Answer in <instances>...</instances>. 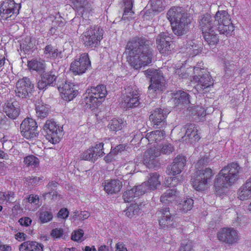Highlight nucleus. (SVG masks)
I'll return each instance as SVG.
<instances>
[{"label": "nucleus", "instance_id": "obj_1", "mask_svg": "<svg viewBox=\"0 0 251 251\" xmlns=\"http://www.w3.org/2000/svg\"><path fill=\"white\" fill-rule=\"evenodd\" d=\"M150 45V41L143 36H136L128 41L125 53L131 68L140 70L151 63L153 54Z\"/></svg>", "mask_w": 251, "mask_h": 251}, {"label": "nucleus", "instance_id": "obj_2", "mask_svg": "<svg viewBox=\"0 0 251 251\" xmlns=\"http://www.w3.org/2000/svg\"><path fill=\"white\" fill-rule=\"evenodd\" d=\"M241 167L237 162H231L224 167L219 172L214 181L217 193L228 189L235 184L240 177Z\"/></svg>", "mask_w": 251, "mask_h": 251}, {"label": "nucleus", "instance_id": "obj_3", "mask_svg": "<svg viewBox=\"0 0 251 251\" xmlns=\"http://www.w3.org/2000/svg\"><path fill=\"white\" fill-rule=\"evenodd\" d=\"M209 158L206 156L201 157L196 163V171L192 176L191 183L193 187L196 191H203L207 189L209 182L214 176L213 171L210 168L201 169L207 165Z\"/></svg>", "mask_w": 251, "mask_h": 251}, {"label": "nucleus", "instance_id": "obj_4", "mask_svg": "<svg viewBox=\"0 0 251 251\" xmlns=\"http://www.w3.org/2000/svg\"><path fill=\"white\" fill-rule=\"evenodd\" d=\"M167 15L173 31L176 35L180 36L186 32L191 22L184 8L173 6L168 10Z\"/></svg>", "mask_w": 251, "mask_h": 251}, {"label": "nucleus", "instance_id": "obj_5", "mask_svg": "<svg viewBox=\"0 0 251 251\" xmlns=\"http://www.w3.org/2000/svg\"><path fill=\"white\" fill-rule=\"evenodd\" d=\"M195 74L191 82L196 84L195 89L199 93H206L214 85V80L210 73L203 67V63H198L193 69Z\"/></svg>", "mask_w": 251, "mask_h": 251}, {"label": "nucleus", "instance_id": "obj_6", "mask_svg": "<svg viewBox=\"0 0 251 251\" xmlns=\"http://www.w3.org/2000/svg\"><path fill=\"white\" fill-rule=\"evenodd\" d=\"M86 96L84 101L87 108H95L105 100L107 95L106 87L100 84L96 86L89 87L86 90Z\"/></svg>", "mask_w": 251, "mask_h": 251}, {"label": "nucleus", "instance_id": "obj_7", "mask_svg": "<svg viewBox=\"0 0 251 251\" xmlns=\"http://www.w3.org/2000/svg\"><path fill=\"white\" fill-rule=\"evenodd\" d=\"M174 151V147L170 143L162 145L161 149L157 147L150 148L144 152L143 163L149 169H153L159 164L157 158L161 154L169 155Z\"/></svg>", "mask_w": 251, "mask_h": 251}, {"label": "nucleus", "instance_id": "obj_8", "mask_svg": "<svg viewBox=\"0 0 251 251\" xmlns=\"http://www.w3.org/2000/svg\"><path fill=\"white\" fill-rule=\"evenodd\" d=\"M144 74L151 79V84L148 87L149 92L161 93L166 89V81L163 73L159 69H148Z\"/></svg>", "mask_w": 251, "mask_h": 251}, {"label": "nucleus", "instance_id": "obj_9", "mask_svg": "<svg viewBox=\"0 0 251 251\" xmlns=\"http://www.w3.org/2000/svg\"><path fill=\"white\" fill-rule=\"evenodd\" d=\"M103 30L99 27H90L81 35V41L86 48L98 47L103 39Z\"/></svg>", "mask_w": 251, "mask_h": 251}, {"label": "nucleus", "instance_id": "obj_10", "mask_svg": "<svg viewBox=\"0 0 251 251\" xmlns=\"http://www.w3.org/2000/svg\"><path fill=\"white\" fill-rule=\"evenodd\" d=\"M215 23L220 34L229 35L234 29L230 15L226 10H218L214 16Z\"/></svg>", "mask_w": 251, "mask_h": 251}, {"label": "nucleus", "instance_id": "obj_11", "mask_svg": "<svg viewBox=\"0 0 251 251\" xmlns=\"http://www.w3.org/2000/svg\"><path fill=\"white\" fill-rule=\"evenodd\" d=\"M45 136L50 143H59L62 136L63 128L52 120H48L43 127Z\"/></svg>", "mask_w": 251, "mask_h": 251}, {"label": "nucleus", "instance_id": "obj_12", "mask_svg": "<svg viewBox=\"0 0 251 251\" xmlns=\"http://www.w3.org/2000/svg\"><path fill=\"white\" fill-rule=\"evenodd\" d=\"M21 4L14 0H6L0 5V17L1 20L9 21L14 19L19 13Z\"/></svg>", "mask_w": 251, "mask_h": 251}, {"label": "nucleus", "instance_id": "obj_13", "mask_svg": "<svg viewBox=\"0 0 251 251\" xmlns=\"http://www.w3.org/2000/svg\"><path fill=\"white\" fill-rule=\"evenodd\" d=\"M91 68V62L87 53H83L71 63L70 70L75 75H81Z\"/></svg>", "mask_w": 251, "mask_h": 251}, {"label": "nucleus", "instance_id": "obj_14", "mask_svg": "<svg viewBox=\"0 0 251 251\" xmlns=\"http://www.w3.org/2000/svg\"><path fill=\"white\" fill-rule=\"evenodd\" d=\"M156 48L162 55H169L173 49V38L166 32L160 33L156 38Z\"/></svg>", "mask_w": 251, "mask_h": 251}, {"label": "nucleus", "instance_id": "obj_15", "mask_svg": "<svg viewBox=\"0 0 251 251\" xmlns=\"http://www.w3.org/2000/svg\"><path fill=\"white\" fill-rule=\"evenodd\" d=\"M37 128V122L31 118H25L20 125L21 134L27 139H32L38 136L39 131Z\"/></svg>", "mask_w": 251, "mask_h": 251}, {"label": "nucleus", "instance_id": "obj_16", "mask_svg": "<svg viewBox=\"0 0 251 251\" xmlns=\"http://www.w3.org/2000/svg\"><path fill=\"white\" fill-rule=\"evenodd\" d=\"M73 9L83 19H89L94 13L91 4L87 0H70Z\"/></svg>", "mask_w": 251, "mask_h": 251}, {"label": "nucleus", "instance_id": "obj_17", "mask_svg": "<svg viewBox=\"0 0 251 251\" xmlns=\"http://www.w3.org/2000/svg\"><path fill=\"white\" fill-rule=\"evenodd\" d=\"M140 97L138 90L130 88L123 95L122 104L126 109L136 107L140 103Z\"/></svg>", "mask_w": 251, "mask_h": 251}, {"label": "nucleus", "instance_id": "obj_18", "mask_svg": "<svg viewBox=\"0 0 251 251\" xmlns=\"http://www.w3.org/2000/svg\"><path fill=\"white\" fill-rule=\"evenodd\" d=\"M217 237L220 241L232 245L237 243L239 240L238 232L231 227H224L217 232Z\"/></svg>", "mask_w": 251, "mask_h": 251}, {"label": "nucleus", "instance_id": "obj_19", "mask_svg": "<svg viewBox=\"0 0 251 251\" xmlns=\"http://www.w3.org/2000/svg\"><path fill=\"white\" fill-rule=\"evenodd\" d=\"M159 177L160 175L157 173L149 174L147 180L139 185V190L144 194L156 190L161 184Z\"/></svg>", "mask_w": 251, "mask_h": 251}, {"label": "nucleus", "instance_id": "obj_20", "mask_svg": "<svg viewBox=\"0 0 251 251\" xmlns=\"http://www.w3.org/2000/svg\"><path fill=\"white\" fill-rule=\"evenodd\" d=\"M33 88L34 85L30 79L27 77H24L16 83L15 91L17 96L22 98H26L32 92Z\"/></svg>", "mask_w": 251, "mask_h": 251}, {"label": "nucleus", "instance_id": "obj_21", "mask_svg": "<svg viewBox=\"0 0 251 251\" xmlns=\"http://www.w3.org/2000/svg\"><path fill=\"white\" fill-rule=\"evenodd\" d=\"M62 99L66 101H71L78 94V86L73 83L66 82L59 89Z\"/></svg>", "mask_w": 251, "mask_h": 251}, {"label": "nucleus", "instance_id": "obj_22", "mask_svg": "<svg viewBox=\"0 0 251 251\" xmlns=\"http://www.w3.org/2000/svg\"><path fill=\"white\" fill-rule=\"evenodd\" d=\"M159 212L161 216L159 220V224L161 228H172L177 226L175 217L171 215L169 208H162Z\"/></svg>", "mask_w": 251, "mask_h": 251}, {"label": "nucleus", "instance_id": "obj_23", "mask_svg": "<svg viewBox=\"0 0 251 251\" xmlns=\"http://www.w3.org/2000/svg\"><path fill=\"white\" fill-rule=\"evenodd\" d=\"M186 162L184 156L178 155L175 158L173 162L168 167L167 173L170 176H176L179 174L183 169Z\"/></svg>", "mask_w": 251, "mask_h": 251}, {"label": "nucleus", "instance_id": "obj_24", "mask_svg": "<svg viewBox=\"0 0 251 251\" xmlns=\"http://www.w3.org/2000/svg\"><path fill=\"white\" fill-rule=\"evenodd\" d=\"M167 114L164 110L159 108L155 109L150 116V120L152 122L153 126L156 128L163 127L167 125L166 118Z\"/></svg>", "mask_w": 251, "mask_h": 251}, {"label": "nucleus", "instance_id": "obj_25", "mask_svg": "<svg viewBox=\"0 0 251 251\" xmlns=\"http://www.w3.org/2000/svg\"><path fill=\"white\" fill-rule=\"evenodd\" d=\"M183 128L185 131V137L188 139L191 143H194L199 141L201 137L195 124L188 123L184 125Z\"/></svg>", "mask_w": 251, "mask_h": 251}, {"label": "nucleus", "instance_id": "obj_26", "mask_svg": "<svg viewBox=\"0 0 251 251\" xmlns=\"http://www.w3.org/2000/svg\"><path fill=\"white\" fill-rule=\"evenodd\" d=\"M57 76L53 72L50 71L44 74L37 84V87L40 90L46 89L48 86H50L55 81Z\"/></svg>", "mask_w": 251, "mask_h": 251}, {"label": "nucleus", "instance_id": "obj_27", "mask_svg": "<svg viewBox=\"0 0 251 251\" xmlns=\"http://www.w3.org/2000/svg\"><path fill=\"white\" fill-rule=\"evenodd\" d=\"M172 99L176 106L187 105L190 103V95L181 90H178L174 93Z\"/></svg>", "mask_w": 251, "mask_h": 251}, {"label": "nucleus", "instance_id": "obj_28", "mask_svg": "<svg viewBox=\"0 0 251 251\" xmlns=\"http://www.w3.org/2000/svg\"><path fill=\"white\" fill-rule=\"evenodd\" d=\"M3 112L9 118L16 119L20 114V108L17 101L5 103L3 106Z\"/></svg>", "mask_w": 251, "mask_h": 251}, {"label": "nucleus", "instance_id": "obj_29", "mask_svg": "<svg viewBox=\"0 0 251 251\" xmlns=\"http://www.w3.org/2000/svg\"><path fill=\"white\" fill-rule=\"evenodd\" d=\"M189 114L196 122L203 121L206 115V109L202 106L190 107L187 109Z\"/></svg>", "mask_w": 251, "mask_h": 251}, {"label": "nucleus", "instance_id": "obj_30", "mask_svg": "<svg viewBox=\"0 0 251 251\" xmlns=\"http://www.w3.org/2000/svg\"><path fill=\"white\" fill-rule=\"evenodd\" d=\"M237 198L241 201L247 200L251 198V177L239 188Z\"/></svg>", "mask_w": 251, "mask_h": 251}, {"label": "nucleus", "instance_id": "obj_31", "mask_svg": "<svg viewBox=\"0 0 251 251\" xmlns=\"http://www.w3.org/2000/svg\"><path fill=\"white\" fill-rule=\"evenodd\" d=\"M43 50L44 54L48 59L55 60L62 57V51L51 44L46 45Z\"/></svg>", "mask_w": 251, "mask_h": 251}, {"label": "nucleus", "instance_id": "obj_32", "mask_svg": "<svg viewBox=\"0 0 251 251\" xmlns=\"http://www.w3.org/2000/svg\"><path fill=\"white\" fill-rule=\"evenodd\" d=\"M199 24L202 33L213 30L214 24L210 14L206 13L203 14L200 19Z\"/></svg>", "mask_w": 251, "mask_h": 251}, {"label": "nucleus", "instance_id": "obj_33", "mask_svg": "<svg viewBox=\"0 0 251 251\" xmlns=\"http://www.w3.org/2000/svg\"><path fill=\"white\" fill-rule=\"evenodd\" d=\"M164 0H150L151 9L146 10L145 16H154L156 13L161 12L164 9L163 2Z\"/></svg>", "mask_w": 251, "mask_h": 251}, {"label": "nucleus", "instance_id": "obj_34", "mask_svg": "<svg viewBox=\"0 0 251 251\" xmlns=\"http://www.w3.org/2000/svg\"><path fill=\"white\" fill-rule=\"evenodd\" d=\"M141 190H139V185L134 187L130 190H128L125 192L123 197L126 202H129L133 200L136 201L143 195L144 193L141 192Z\"/></svg>", "mask_w": 251, "mask_h": 251}, {"label": "nucleus", "instance_id": "obj_35", "mask_svg": "<svg viewBox=\"0 0 251 251\" xmlns=\"http://www.w3.org/2000/svg\"><path fill=\"white\" fill-rule=\"evenodd\" d=\"M42 244L33 241H26L19 246L20 251H43Z\"/></svg>", "mask_w": 251, "mask_h": 251}, {"label": "nucleus", "instance_id": "obj_36", "mask_svg": "<svg viewBox=\"0 0 251 251\" xmlns=\"http://www.w3.org/2000/svg\"><path fill=\"white\" fill-rule=\"evenodd\" d=\"M166 137V132L164 130H156L148 133L146 138L150 144L157 143L163 140Z\"/></svg>", "mask_w": 251, "mask_h": 251}, {"label": "nucleus", "instance_id": "obj_37", "mask_svg": "<svg viewBox=\"0 0 251 251\" xmlns=\"http://www.w3.org/2000/svg\"><path fill=\"white\" fill-rule=\"evenodd\" d=\"M103 186L104 190L108 194H113L120 191L122 184L119 180L111 179L106 180Z\"/></svg>", "mask_w": 251, "mask_h": 251}, {"label": "nucleus", "instance_id": "obj_38", "mask_svg": "<svg viewBox=\"0 0 251 251\" xmlns=\"http://www.w3.org/2000/svg\"><path fill=\"white\" fill-rule=\"evenodd\" d=\"M189 69L186 67V63H179L174 68V75L179 78H186L189 75Z\"/></svg>", "mask_w": 251, "mask_h": 251}, {"label": "nucleus", "instance_id": "obj_39", "mask_svg": "<svg viewBox=\"0 0 251 251\" xmlns=\"http://www.w3.org/2000/svg\"><path fill=\"white\" fill-rule=\"evenodd\" d=\"M27 67L30 71L42 72L45 70V63L43 60L32 59L27 61Z\"/></svg>", "mask_w": 251, "mask_h": 251}, {"label": "nucleus", "instance_id": "obj_40", "mask_svg": "<svg viewBox=\"0 0 251 251\" xmlns=\"http://www.w3.org/2000/svg\"><path fill=\"white\" fill-rule=\"evenodd\" d=\"M177 191L174 189L167 190L160 197V201L164 204H169L176 199Z\"/></svg>", "mask_w": 251, "mask_h": 251}, {"label": "nucleus", "instance_id": "obj_41", "mask_svg": "<svg viewBox=\"0 0 251 251\" xmlns=\"http://www.w3.org/2000/svg\"><path fill=\"white\" fill-rule=\"evenodd\" d=\"M203 38L209 46L216 45L219 42V36L214 30L202 33Z\"/></svg>", "mask_w": 251, "mask_h": 251}, {"label": "nucleus", "instance_id": "obj_42", "mask_svg": "<svg viewBox=\"0 0 251 251\" xmlns=\"http://www.w3.org/2000/svg\"><path fill=\"white\" fill-rule=\"evenodd\" d=\"M125 125V121L123 120L114 118L110 121L108 127L111 131H118L122 130Z\"/></svg>", "mask_w": 251, "mask_h": 251}, {"label": "nucleus", "instance_id": "obj_43", "mask_svg": "<svg viewBox=\"0 0 251 251\" xmlns=\"http://www.w3.org/2000/svg\"><path fill=\"white\" fill-rule=\"evenodd\" d=\"M35 110L37 116L40 119L45 118L48 115L49 108L42 103L39 102L36 106Z\"/></svg>", "mask_w": 251, "mask_h": 251}, {"label": "nucleus", "instance_id": "obj_44", "mask_svg": "<svg viewBox=\"0 0 251 251\" xmlns=\"http://www.w3.org/2000/svg\"><path fill=\"white\" fill-rule=\"evenodd\" d=\"M194 200L190 198H186L182 203L178 204L179 210L184 213H186L191 210L193 207Z\"/></svg>", "mask_w": 251, "mask_h": 251}, {"label": "nucleus", "instance_id": "obj_45", "mask_svg": "<svg viewBox=\"0 0 251 251\" xmlns=\"http://www.w3.org/2000/svg\"><path fill=\"white\" fill-rule=\"evenodd\" d=\"M95 150L90 147L80 154V159L82 160L90 161L93 160L95 161L97 159L95 157Z\"/></svg>", "mask_w": 251, "mask_h": 251}, {"label": "nucleus", "instance_id": "obj_46", "mask_svg": "<svg viewBox=\"0 0 251 251\" xmlns=\"http://www.w3.org/2000/svg\"><path fill=\"white\" fill-rule=\"evenodd\" d=\"M24 163L28 167L37 168L39 165V160L37 157L30 155L24 158Z\"/></svg>", "mask_w": 251, "mask_h": 251}, {"label": "nucleus", "instance_id": "obj_47", "mask_svg": "<svg viewBox=\"0 0 251 251\" xmlns=\"http://www.w3.org/2000/svg\"><path fill=\"white\" fill-rule=\"evenodd\" d=\"M133 5L128 4L127 5H124V12L123 14L122 19L123 20L130 21L132 19V16L134 14L132 8Z\"/></svg>", "mask_w": 251, "mask_h": 251}, {"label": "nucleus", "instance_id": "obj_48", "mask_svg": "<svg viewBox=\"0 0 251 251\" xmlns=\"http://www.w3.org/2000/svg\"><path fill=\"white\" fill-rule=\"evenodd\" d=\"M52 218V213L50 211H41L39 213V219L42 224L50 221Z\"/></svg>", "mask_w": 251, "mask_h": 251}, {"label": "nucleus", "instance_id": "obj_49", "mask_svg": "<svg viewBox=\"0 0 251 251\" xmlns=\"http://www.w3.org/2000/svg\"><path fill=\"white\" fill-rule=\"evenodd\" d=\"M103 146L104 144L102 142L96 143L95 146H92L91 148L95 150V156L96 159L98 157H102L105 153L103 151Z\"/></svg>", "mask_w": 251, "mask_h": 251}, {"label": "nucleus", "instance_id": "obj_50", "mask_svg": "<svg viewBox=\"0 0 251 251\" xmlns=\"http://www.w3.org/2000/svg\"><path fill=\"white\" fill-rule=\"evenodd\" d=\"M140 210L139 205L137 204H132L128 206L125 210L126 215L129 218L132 217L137 214Z\"/></svg>", "mask_w": 251, "mask_h": 251}, {"label": "nucleus", "instance_id": "obj_51", "mask_svg": "<svg viewBox=\"0 0 251 251\" xmlns=\"http://www.w3.org/2000/svg\"><path fill=\"white\" fill-rule=\"evenodd\" d=\"M193 242L189 240H185L181 243L178 251H192Z\"/></svg>", "mask_w": 251, "mask_h": 251}, {"label": "nucleus", "instance_id": "obj_52", "mask_svg": "<svg viewBox=\"0 0 251 251\" xmlns=\"http://www.w3.org/2000/svg\"><path fill=\"white\" fill-rule=\"evenodd\" d=\"M84 235L83 230L81 229L74 231L72 233L71 239L74 241L81 242Z\"/></svg>", "mask_w": 251, "mask_h": 251}, {"label": "nucleus", "instance_id": "obj_53", "mask_svg": "<svg viewBox=\"0 0 251 251\" xmlns=\"http://www.w3.org/2000/svg\"><path fill=\"white\" fill-rule=\"evenodd\" d=\"M180 182L179 179L176 177H168L166 180V184L168 187H175Z\"/></svg>", "mask_w": 251, "mask_h": 251}, {"label": "nucleus", "instance_id": "obj_54", "mask_svg": "<svg viewBox=\"0 0 251 251\" xmlns=\"http://www.w3.org/2000/svg\"><path fill=\"white\" fill-rule=\"evenodd\" d=\"M64 234V230L62 228H55L51 230L50 235L54 238H60Z\"/></svg>", "mask_w": 251, "mask_h": 251}, {"label": "nucleus", "instance_id": "obj_55", "mask_svg": "<svg viewBox=\"0 0 251 251\" xmlns=\"http://www.w3.org/2000/svg\"><path fill=\"white\" fill-rule=\"evenodd\" d=\"M2 196V200L6 201L7 202H11L12 201V198H14V193L13 192L8 191L4 193L0 192V196Z\"/></svg>", "mask_w": 251, "mask_h": 251}, {"label": "nucleus", "instance_id": "obj_56", "mask_svg": "<svg viewBox=\"0 0 251 251\" xmlns=\"http://www.w3.org/2000/svg\"><path fill=\"white\" fill-rule=\"evenodd\" d=\"M47 195H50L52 200H59L63 198V197L59 194L57 191H50L49 192L45 193L44 196H46Z\"/></svg>", "mask_w": 251, "mask_h": 251}, {"label": "nucleus", "instance_id": "obj_57", "mask_svg": "<svg viewBox=\"0 0 251 251\" xmlns=\"http://www.w3.org/2000/svg\"><path fill=\"white\" fill-rule=\"evenodd\" d=\"M126 145L120 144L114 148H112V147H111V150L112 151V152H113L114 154L115 155L118 154L119 153L124 151L126 150Z\"/></svg>", "mask_w": 251, "mask_h": 251}, {"label": "nucleus", "instance_id": "obj_58", "mask_svg": "<svg viewBox=\"0 0 251 251\" xmlns=\"http://www.w3.org/2000/svg\"><path fill=\"white\" fill-rule=\"evenodd\" d=\"M69 214V212L67 208H61L57 213V217L62 219H66L67 218Z\"/></svg>", "mask_w": 251, "mask_h": 251}, {"label": "nucleus", "instance_id": "obj_59", "mask_svg": "<svg viewBox=\"0 0 251 251\" xmlns=\"http://www.w3.org/2000/svg\"><path fill=\"white\" fill-rule=\"evenodd\" d=\"M28 202L33 203L35 205L38 204L39 202V197L37 195L31 194L27 198Z\"/></svg>", "mask_w": 251, "mask_h": 251}, {"label": "nucleus", "instance_id": "obj_60", "mask_svg": "<svg viewBox=\"0 0 251 251\" xmlns=\"http://www.w3.org/2000/svg\"><path fill=\"white\" fill-rule=\"evenodd\" d=\"M5 61V52L2 49H0V72L2 70V68Z\"/></svg>", "mask_w": 251, "mask_h": 251}, {"label": "nucleus", "instance_id": "obj_61", "mask_svg": "<svg viewBox=\"0 0 251 251\" xmlns=\"http://www.w3.org/2000/svg\"><path fill=\"white\" fill-rule=\"evenodd\" d=\"M19 222L22 226H28L31 224L32 220L30 218L25 217L20 218L19 220Z\"/></svg>", "mask_w": 251, "mask_h": 251}, {"label": "nucleus", "instance_id": "obj_62", "mask_svg": "<svg viewBox=\"0 0 251 251\" xmlns=\"http://www.w3.org/2000/svg\"><path fill=\"white\" fill-rule=\"evenodd\" d=\"M43 177L28 176L26 177V180L30 183L37 184L40 180H42Z\"/></svg>", "mask_w": 251, "mask_h": 251}, {"label": "nucleus", "instance_id": "obj_63", "mask_svg": "<svg viewBox=\"0 0 251 251\" xmlns=\"http://www.w3.org/2000/svg\"><path fill=\"white\" fill-rule=\"evenodd\" d=\"M192 48L193 49L192 52H190L189 53L190 56L192 57L197 55L202 51L201 49L196 45L192 46Z\"/></svg>", "mask_w": 251, "mask_h": 251}, {"label": "nucleus", "instance_id": "obj_64", "mask_svg": "<svg viewBox=\"0 0 251 251\" xmlns=\"http://www.w3.org/2000/svg\"><path fill=\"white\" fill-rule=\"evenodd\" d=\"M115 251H128L126 245L123 242H118L116 245Z\"/></svg>", "mask_w": 251, "mask_h": 251}]
</instances>
